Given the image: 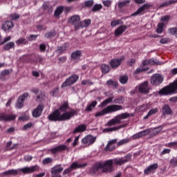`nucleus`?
<instances>
[{"mask_svg":"<svg viewBox=\"0 0 177 177\" xmlns=\"http://www.w3.org/2000/svg\"><path fill=\"white\" fill-rule=\"evenodd\" d=\"M127 161L128 160L124 158H115L101 162L102 166V172H104V174H110V172L114 171V165L121 167V165H124Z\"/></svg>","mask_w":177,"mask_h":177,"instance_id":"obj_1","label":"nucleus"},{"mask_svg":"<svg viewBox=\"0 0 177 177\" xmlns=\"http://www.w3.org/2000/svg\"><path fill=\"white\" fill-rule=\"evenodd\" d=\"M119 110H122V106L117 104L109 105L101 111L95 113V117H102V115H104V114L114 113L115 111H119Z\"/></svg>","mask_w":177,"mask_h":177,"instance_id":"obj_2","label":"nucleus"},{"mask_svg":"<svg viewBox=\"0 0 177 177\" xmlns=\"http://www.w3.org/2000/svg\"><path fill=\"white\" fill-rule=\"evenodd\" d=\"M172 93H177V80L171 83L166 87H164L159 91V95H172Z\"/></svg>","mask_w":177,"mask_h":177,"instance_id":"obj_3","label":"nucleus"},{"mask_svg":"<svg viewBox=\"0 0 177 177\" xmlns=\"http://www.w3.org/2000/svg\"><path fill=\"white\" fill-rule=\"evenodd\" d=\"M136 89L138 90L140 93H142L144 95H147V93H150V91H151V88H150V86H149V82L147 81H145L138 85L136 87Z\"/></svg>","mask_w":177,"mask_h":177,"instance_id":"obj_4","label":"nucleus"},{"mask_svg":"<svg viewBox=\"0 0 177 177\" xmlns=\"http://www.w3.org/2000/svg\"><path fill=\"white\" fill-rule=\"evenodd\" d=\"M80 76L77 75H73L67 78L64 82L62 83L61 88H66V86H71L73 84H75L78 81Z\"/></svg>","mask_w":177,"mask_h":177,"instance_id":"obj_5","label":"nucleus"},{"mask_svg":"<svg viewBox=\"0 0 177 177\" xmlns=\"http://www.w3.org/2000/svg\"><path fill=\"white\" fill-rule=\"evenodd\" d=\"M84 167H86V163L80 164L76 162H73L70 167L63 171V175H67V174H70V172L73 171V169H77V168H84Z\"/></svg>","mask_w":177,"mask_h":177,"instance_id":"obj_6","label":"nucleus"},{"mask_svg":"<svg viewBox=\"0 0 177 177\" xmlns=\"http://www.w3.org/2000/svg\"><path fill=\"white\" fill-rule=\"evenodd\" d=\"M69 23L74 26L75 30H80L81 28V18L78 15H73L70 17Z\"/></svg>","mask_w":177,"mask_h":177,"instance_id":"obj_7","label":"nucleus"},{"mask_svg":"<svg viewBox=\"0 0 177 177\" xmlns=\"http://www.w3.org/2000/svg\"><path fill=\"white\" fill-rule=\"evenodd\" d=\"M28 96H30V94H28V93H24L19 97L15 104L17 109H23L24 106V101L27 97H28Z\"/></svg>","mask_w":177,"mask_h":177,"instance_id":"obj_8","label":"nucleus"},{"mask_svg":"<svg viewBox=\"0 0 177 177\" xmlns=\"http://www.w3.org/2000/svg\"><path fill=\"white\" fill-rule=\"evenodd\" d=\"M75 114H77V112L74 109H71L70 111H66L61 114V121H68V120L73 118Z\"/></svg>","mask_w":177,"mask_h":177,"instance_id":"obj_9","label":"nucleus"},{"mask_svg":"<svg viewBox=\"0 0 177 177\" xmlns=\"http://www.w3.org/2000/svg\"><path fill=\"white\" fill-rule=\"evenodd\" d=\"M39 170V166L37 165H33L32 167H26L21 169H19V171H21L23 174H34V172H37V171Z\"/></svg>","mask_w":177,"mask_h":177,"instance_id":"obj_10","label":"nucleus"},{"mask_svg":"<svg viewBox=\"0 0 177 177\" xmlns=\"http://www.w3.org/2000/svg\"><path fill=\"white\" fill-rule=\"evenodd\" d=\"M151 4L150 3H146L140 7L134 13L131 14L130 15V17H135V16H139V15H143V12L146 10V9H149V8H151Z\"/></svg>","mask_w":177,"mask_h":177,"instance_id":"obj_11","label":"nucleus"},{"mask_svg":"<svg viewBox=\"0 0 177 177\" xmlns=\"http://www.w3.org/2000/svg\"><path fill=\"white\" fill-rule=\"evenodd\" d=\"M164 81V77L160 74H154L151 77V84L152 85H160Z\"/></svg>","mask_w":177,"mask_h":177,"instance_id":"obj_12","label":"nucleus"},{"mask_svg":"<svg viewBox=\"0 0 177 177\" xmlns=\"http://www.w3.org/2000/svg\"><path fill=\"white\" fill-rule=\"evenodd\" d=\"M82 142L83 145L91 146V145H93L94 142H96V137L92 135H88L82 140Z\"/></svg>","mask_w":177,"mask_h":177,"instance_id":"obj_13","label":"nucleus"},{"mask_svg":"<svg viewBox=\"0 0 177 177\" xmlns=\"http://www.w3.org/2000/svg\"><path fill=\"white\" fill-rule=\"evenodd\" d=\"M125 59L124 56L120 57V58L113 59L110 61V66L111 68H117L121 66L122 60Z\"/></svg>","mask_w":177,"mask_h":177,"instance_id":"obj_14","label":"nucleus"},{"mask_svg":"<svg viewBox=\"0 0 177 177\" xmlns=\"http://www.w3.org/2000/svg\"><path fill=\"white\" fill-rule=\"evenodd\" d=\"M49 121H62L61 113L59 109L55 110L53 113L48 117Z\"/></svg>","mask_w":177,"mask_h":177,"instance_id":"obj_15","label":"nucleus"},{"mask_svg":"<svg viewBox=\"0 0 177 177\" xmlns=\"http://www.w3.org/2000/svg\"><path fill=\"white\" fill-rule=\"evenodd\" d=\"M44 104H40L35 108V109L32 111V117L35 118H38V117H41V114H42V111H44Z\"/></svg>","mask_w":177,"mask_h":177,"instance_id":"obj_16","label":"nucleus"},{"mask_svg":"<svg viewBox=\"0 0 177 177\" xmlns=\"http://www.w3.org/2000/svg\"><path fill=\"white\" fill-rule=\"evenodd\" d=\"M164 128V126L160 125L158 127H155L153 129H148V130L150 131V136L151 138H153V136H157L158 133L162 131V129Z\"/></svg>","mask_w":177,"mask_h":177,"instance_id":"obj_17","label":"nucleus"},{"mask_svg":"<svg viewBox=\"0 0 177 177\" xmlns=\"http://www.w3.org/2000/svg\"><path fill=\"white\" fill-rule=\"evenodd\" d=\"M117 141H118L117 138H115L113 140L109 141L106 147L104 148V151H113V150H115V146H113V145H115V143H117ZM111 146H113L112 148H111Z\"/></svg>","mask_w":177,"mask_h":177,"instance_id":"obj_18","label":"nucleus"},{"mask_svg":"<svg viewBox=\"0 0 177 177\" xmlns=\"http://www.w3.org/2000/svg\"><path fill=\"white\" fill-rule=\"evenodd\" d=\"M158 168V164L155 163L149 165L147 169L144 170V174L145 175H149V174H151V172H154L156 169Z\"/></svg>","mask_w":177,"mask_h":177,"instance_id":"obj_19","label":"nucleus"},{"mask_svg":"<svg viewBox=\"0 0 177 177\" xmlns=\"http://www.w3.org/2000/svg\"><path fill=\"white\" fill-rule=\"evenodd\" d=\"M63 167H62V165H57L56 166H54L53 168H51V174L52 175H57V174H60V172H63Z\"/></svg>","mask_w":177,"mask_h":177,"instance_id":"obj_20","label":"nucleus"},{"mask_svg":"<svg viewBox=\"0 0 177 177\" xmlns=\"http://www.w3.org/2000/svg\"><path fill=\"white\" fill-rule=\"evenodd\" d=\"M13 27H15V25L13 24V22L10 21H6L2 25V29L3 31H9V30H12Z\"/></svg>","mask_w":177,"mask_h":177,"instance_id":"obj_21","label":"nucleus"},{"mask_svg":"<svg viewBox=\"0 0 177 177\" xmlns=\"http://www.w3.org/2000/svg\"><path fill=\"white\" fill-rule=\"evenodd\" d=\"M127 27L125 25H122L119 26L115 30V35L116 37H119V35H121L125 30H127Z\"/></svg>","mask_w":177,"mask_h":177,"instance_id":"obj_22","label":"nucleus"},{"mask_svg":"<svg viewBox=\"0 0 177 177\" xmlns=\"http://www.w3.org/2000/svg\"><path fill=\"white\" fill-rule=\"evenodd\" d=\"M1 120H3V121H13L14 120H16V115L2 114L1 115Z\"/></svg>","mask_w":177,"mask_h":177,"instance_id":"obj_23","label":"nucleus"},{"mask_svg":"<svg viewBox=\"0 0 177 177\" xmlns=\"http://www.w3.org/2000/svg\"><path fill=\"white\" fill-rule=\"evenodd\" d=\"M85 131H86V125L80 124L73 130V133H79L81 132H85Z\"/></svg>","mask_w":177,"mask_h":177,"instance_id":"obj_24","label":"nucleus"},{"mask_svg":"<svg viewBox=\"0 0 177 177\" xmlns=\"http://www.w3.org/2000/svg\"><path fill=\"white\" fill-rule=\"evenodd\" d=\"M68 48V44L66 43L62 46H58L57 49L55 50L57 53H59V55L62 53H64L66 50Z\"/></svg>","mask_w":177,"mask_h":177,"instance_id":"obj_25","label":"nucleus"},{"mask_svg":"<svg viewBox=\"0 0 177 177\" xmlns=\"http://www.w3.org/2000/svg\"><path fill=\"white\" fill-rule=\"evenodd\" d=\"M117 124H121V121H120L118 116H116L113 119L109 120L107 122L106 125H108V127H111L113 125H117Z\"/></svg>","mask_w":177,"mask_h":177,"instance_id":"obj_26","label":"nucleus"},{"mask_svg":"<svg viewBox=\"0 0 177 177\" xmlns=\"http://www.w3.org/2000/svg\"><path fill=\"white\" fill-rule=\"evenodd\" d=\"M81 55H82V53L81 50H76L71 54V59L72 60H78L80 57H81Z\"/></svg>","mask_w":177,"mask_h":177,"instance_id":"obj_27","label":"nucleus"},{"mask_svg":"<svg viewBox=\"0 0 177 177\" xmlns=\"http://www.w3.org/2000/svg\"><path fill=\"white\" fill-rule=\"evenodd\" d=\"M92 21L90 19H84L80 21V28H84V27H89L91 26Z\"/></svg>","mask_w":177,"mask_h":177,"instance_id":"obj_28","label":"nucleus"},{"mask_svg":"<svg viewBox=\"0 0 177 177\" xmlns=\"http://www.w3.org/2000/svg\"><path fill=\"white\" fill-rule=\"evenodd\" d=\"M162 111L164 114V115H169V114H172V110H171V108L169 107V105H165L162 109Z\"/></svg>","mask_w":177,"mask_h":177,"instance_id":"obj_29","label":"nucleus"},{"mask_svg":"<svg viewBox=\"0 0 177 177\" xmlns=\"http://www.w3.org/2000/svg\"><path fill=\"white\" fill-rule=\"evenodd\" d=\"M97 104V101H93L90 104H88L85 109L84 111H92Z\"/></svg>","mask_w":177,"mask_h":177,"instance_id":"obj_30","label":"nucleus"},{"mask_svg":"<svg viewBox=\"0 0 177 177\" xmlns=\"http://www.w3.org/2000/svg\"><path fill=\"white\" fill-rule=\"evenodd\" d=\"M3 50H10V49H15V42L10 41L3 46Z\"/></svg>","mask_w":177,"mask_h":177,"instance_id":"obj_31","label":"nucleus"},{"mask_svg":"<svg viewBox=\"0 0 177 177\" xmlns=\"http://www.w3.org/2000/svg\"><path fill=\"white\" fill-rule=\"evenodd\" d=\"M64 10V8H63V6L57 7L54 12V16L55 17H59V16H60V15H62V13H63Z\"/></svg>","mask_w":177,"mask_h":177,"instance_id":"obj_32","label":"nucleus"},{"mask_svg":"<svg viewBox=\"0 0 177 177\" xmlns=\"http://www.w3.org/2000/svg\"><path fill=\"white\" fill-rule=\"evenodd\" d=\"M122 128V126L106 128L103 129V132H105V133L113 132L114 131H118V129H121Z\"/></svg>","mask_w":177,"mask_h":177,"instance_id":"obj_33","label":"nucleus"},{"mask_svg":"<svg viewBox=\"0 0 177 177\" xmlns=\"http://www.w3.org/2000/svg\"><path fill=\"white\" fill-rule=\"evenodd\" d=\"M68 109H70L68 104L67 102H65L60 106V108L58 110H59V113H60V111L66 113V111H67V110H68Z\"/></svg>","mask_w":177,"mask_h":177,"instance_id":"obj_34","label":"nucleus"},{"mask_svg":"<svg viewBox=\"0 0 177 177\" xmlns=\"http://www.w3.org/2000/svg\"><path fill=\"white\" fill-rule=\"evenodd\" d=\"M129 3H131V0H125L124 1L118 3V6L120 9H122V8H125V6H128Z\"/></svg>","mask_w":177,"mask_h":177,"instance_id":"obj_35","label":"nucleus"},{"mask_svg":"<svg viewBox=\"0 0 177 177\" xmlns=\"http://www.w3.org/2000/svg\"><path fill=\"white\" fill-rule=\"evenodd\" d=\"M157 111H158V109H157V108L151 109L148 112L147 115L145 117H144V120H147V118H149L150 116L153 115V114H156L157 113Z\"/></svg>","mask_w":177,"mask_h":177,"instance_id":"obj_36","label":"nucleus"},{"mask_svg":"<svg viewBox=\"0 0 177 177\" xmlns=\"http://www.w3.org/2000/svg\"><path fill=\"white\" fill-rule=\"evenodd\" d=\"M149 133H150V130H143L142 131H140L138 133H137V135L138 136V139L140 138H143V136H147V135H149Z\"/></svg>","mask_w":177,"mask_h":177,"instance_id":"obj_37","label":"nucleus"},{"mask_svg":"<svg viewBox=\"0 0 177 177\" xmlns=\"http://www.w3.org/2000/svg\"><path fill=\"white\" fill-rule=\"evenodd\" d=\"M110 70H111V68H110V66L109 65L102 64L101 66V71L104 74H107V73H109L110 71Z\"/></svg>","mask_w":177,"mask_h":177,"instance_id":"obj_38","label":"nucleus"},{"mask_svg":"<svg viewBox=\"0 0 177 177\" xmlns=\"http://www.w3.org/2000/svg\"><path fill=\"white\" fill-rule=\"evenodd\" d=\"M108 86H113L114 88H118V83L113 80H109L106 82Z\"/></svg>","mask_w":177,"mask_h":177,"instance_id":"obj_39","label":"nucleus"},{"mask_svg":"<svg viewBox=\"0 0 177 177\" xmlns=\"http://www.w3.org/2000/svg\"><path fill=\"white\" fill-rule=\"evenodd\" d=\"M130 115H131L128 113H124L117 115V117H118V119L119 120V121H121V120H125V119L129 118Z\"/></svg>","mask_w":177,"mask_h":177,"instance_id":"obj_40","label":"nucleus"},{"mask_svg":"<svg viewBox=\"0 0 177 177\" xmlns=\"http://www.w3.org/2000/svg\"><path fill=\"white\" fill-rule=\"evenodd\" d=\"M100 169H103L102 162L95 164V165L93 168V171L94 174H96V172Z\"/></svg>","mask_w":177,"mask_h":177,"instance_id":"obj_41","label":"nucleus"},{"mask_svg":"<svg viewBox=\"0 0 177 177\" xmlns=\"http://www.w3.org/2000/svg\"><path fill=\"white\" fill-rule=\"evenodd\" d=\"M162 62L158 61L157 59L151 58V66H161Z\"/></svg>","mask_w":177,"mask_h":177,"instance_id":"obj_42","label":"nucleus"},{"mask_svg":"<svg viewBox=\"0 0 177 177\" xmlns=\"http://www.w3.org/2000/svg\"><path fill=\"white\" fill-rule=\"evenodd\" d=\"M164 23H159L158 24V28L156 29V32L158 34H161V32H162L163 30H164Z\"/></svg>","mask_w":177,"mask_h":177,"instance_id":"obj_43","label":"nucleus"},{"mask_svg":"<svg viewBox=\"0 0 177 177\" xmlns=\"http://www.w3.org/2000/svg\"><path fill=\"white\" fill-rule=\"evenodd\" d=\"M113 97H109V98L106 99L105 100H104V101L101 103L100 106H101V107H103V106H104L109 104V103H111V102H113Z\"/></svg>","mask_w":177,"mask_h":177,"instance_id":"obj_44","label":"nucleus"},{"mask_svg":"<svg viewBox=\"0 0 177 177\" xmlns=\"http://www.w3.org/2000/svg\"><path fill=\"white\" fill-rule=\"evenodd\" d=\"M149 68H144L143 66H139L134 72L135 74H139L142 73V71H147Z\"/></svg>","mask_w":177,"mask_h":177,"instance_id":"obj_45","label":"nucleus"},{"mask_svg":"<svg viewBox=\"0 0 177 177\" xmlns=\"http://www.w3.org/2000/svg\"><path fill=\"white\" fill-rule=\"evenodd\" d=\"M52 162H53V158H46L42 160L43 165H46L48 164H52Z\"/></svg>","mask_w":177,"mask_h":177,"instance_id":"obj_46","label":"nucleus"},{"mask_svg":"<svg viewBox=\"0 0 177 177\" xmlns=\"http://www.w3.org/2000/svg\"><path fill=\"white\" fill-rule=\"evenodd\" d=\"M169 164H170V167H171V168H175V167H177L176 158H173L170 159Z\"/></svg>","mask_w":177,"mask_h":177,"instance_id":"obj_47","label":"nucleus"},{"mask_svg":"<svg viewBox=\"0 0 177 177\" xmlns=\"http://www.w3.org/2000/svg\"><path fill=\"white\" fill-rule=\"evenodd\" d=\"M17 45H26L27 41L26 40L25 38H20L16 41Z\"/></svg>","mask_w":177,"mask_h":177,"instance_id":"obj_48","label":"nucleus"},{"mask_svg":"<svg viewBox=\"0 0 177 177\" xmlns=\"http://www.w3.org/2000/svg\"><path fill=\"white\" fill-rule=\"evenodd\" d=\"M119 81L120 82V84H127V82H128V76L127 75H123L121 76L119 79Z\"/></svg>","mask_w":177,"mask_h":177,"instance_id":"obj_49","label":"nucleus"},{"mask_svg":"<svg viewBox=\"0 0 177 177\" xmlns=\"http://www.w3.org/2000/svg\"><path fill=\"white\" fill-rule=\"evenodd\" d=\"M129 142V138H124L121 140L120 141L117 142V146H122V145H126V143H128Z\"/></svg>","mask_w":177,"mask_h":177,"instance_id":"obj_50","label":"nucleus"},{"mask_svg":"<svg viewBox=\"0 0 177 177\" xmlns=\"http://www.w3.org/2000/svg\"><path fill=\"white\" fill-rule=\"evenodd\" d=\"M32 127H34V124L32 122H28L23 127L22 129L23 131H27V129H30Z\"/></svg>","mask_w":177,"mask_h":177,"instance_id":"obj_51","label":"nucleus"},{"mask_svg":"<svg viewBox=\"0 0 177 177\" xmlns=\"http://www.w3.org/2000/svg\"><path fill=\"white\" fill-rule=\"evenodd\" d=\"M103 6L101 4H95L92 8V12H97L98 10H100Z\"/></svg>","mask_w":177,"mask_h":177,"instance_id":"obj_52","label":"nucleus"},{"mask_svg":"<svg viewBox=\"0 0 177 177\" xmlns=\"http://www.w3.org/2000/svg\"><path fill=\"white\" fill-rule=\"evenodd\" d=\"M20 19L19 14L13 13L10 15V20H17Z\"/></svg>","mask_w":177,"mask_h":177,"instance_id":"obj_53","label":"nucleus"},{"mask_svg":"<svg viewBox=\"0 0 177 177\" xmlns=\"http://www.w3.org/2000/svg\"><path fill=\"white\" fill-rule=\"evenodd\" d=\"M19 121H28L30 116L28 115L24 114L19 118Z\"/></svg>","mask_w":177,"mask_h":177,"instance_id":"obj_54","label":"nucleus"},{"mask_svg":"<svg viewBox=\"0 0 177 177\" xmlns=\"http://www.w3.org/2000/svg\"><path fill=\"white\" fill-rule=\"evenodd\" d=\"M59 152L64 151V150H68V147L66 145H61L57 146Z\"/></svg>","mask_w":177,"mask_h":177,"instance_id":"obj_55","label":"nucleus"},{"mask_svg":"<svg viewBox=\"0 0 177 177\" xmlns=\"http://www.w3.org/2000/svg\"><path fill=\"white\" fill-rule=\"evenodd\" d=\"M84 6H86V8H91V6H93V0L84 1Z\"/></svg>","mask_w":177,"mask_h":177,"instance_id":"obj_56","label":"nucleus"},{"mask_svg":"<svg viewBox=\"0 0 177 177\" xmlns=\"http://www.w3.org/2000/svg\"><path fill=\"white\" fill-rule=\"evenodd\" d=\"M82 85H93V82H91V80H82Z\"/></svg>","mask_w":177,"mask_h":177,"instance_id":"obj_57","label":"nucleus"},{"mask_svg":"<svg viewBox=\"0 0 177 177\" xmlns=\"http://www.w3.org/2000/svg\"><path fill=\"white\" fill-rule=\"evenodd\" d=\"M50 151H51L52 154H57V153L59 152L58 147L50 149Z\"/></svg>","mask_w":177,"mask_h":177,"instance_id":"obj_58","label":"nucleus"},{"mask_svg":"<svg viewBox=\"0 0 177 177\" xmlns=\"http://www.w3.org/2000/svg\"><path fill=\"white\" fill-rule=\"evenodd\" d=\"M171 19V17L170 16H169V15H166V16H165V17H162L161 18H160V21H164V22H165V21H169V19Z\"/></svg>","mask_w":177,"mask_h":177,"instance_id":"obj_59","label":"nucleus"},{"mask_svg":"<svg viewBox=\"0 0 177 177\" xmlns=\"http://www.w3.org/2000/svg\"><path fill=\"white\" fill-rule=\"evenodd\" d=\"M10 39H12V37L8 36L7 37H5L3 41H1V45H3V44H6V42H9V41H10Z\"/></svg>","mask_w":177,"mask_h":177,"instance_id":"obj_60","label":"nucleus"},{"mask_svg":"<svg viewBox=\"0 0 177 177\" xmlns=\"http://www.w3.org/2000/svg\"><path fill=\"white\" fill-rule=\"evenodd\" d=\"M142 66H151V59L144 60L142 62Z\"/></svg>","mask_w":177,"mask_h":177,"instance_id":"obj_61","label":"nucleus"},{"mask_svg":"<svg viewBox=\"0 0 177 177\" xmlns=\"http://www.w3.org/2000/svg\"><path fill=\"white\" fill-rule=\"evenodd\" d=\"M53 37H55V35L53 32H48L45 34V38H53Z\"/></svg>","mask_w":177,"mask_h":177,"instance_id":"obj_62","label":"nucleus"},{"mask_svg":"<svg viewBox=\"0 0 177 177\" xmlns=\"http://www.w3.org/2000/svg\"><path fill=\"white\" fill-rule=\"evenodd\" d=\"M102 3H103V5L106 6V8H109V6H111V1H110V0L104 1L102 2Z\"/></svg>","mask_w":177,"mask_h":177,"instance_id":"obj_63","label":"nucleus"},{"mask_svg":"<svg viewBox=\"0 0 177 177\" xmlns=\"http://www.w3.org/2000/svg\"><path fill=\"white\" fill-rule=\"evenodd\" d=\"M168 42H169V39L167 38H162L160 40V43L162 44H168Z\"/></svg>","mask_w":177,"mask_h":177,"instance_id":"obj_64","label":"nucleus"}]
</instances>
